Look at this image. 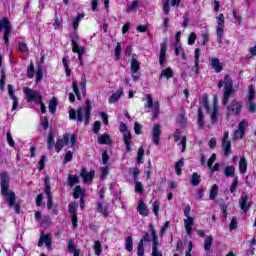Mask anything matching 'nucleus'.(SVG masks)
Here are the masks:
<instances>
[{
    "label": "nucleus",
    "instance_id": "f257e3e1",
    "mask_svg": "<svg viewBox=\"0 0 256 256\" xmlns=\"http://www.w3.org/2000/svg\"><path fill=\"white\" fill-rule=\"evenodd\" d=\"M9 174L4 171L1 173V193L4 197V201L8 203L10 207H13L17 214L20 212V208L18 204L15 203L17 196H15V192L9 190Z\"/></svg>",
    "mask_w": 256,
    "mask_h": 256
},
{
    "label": "nucleus",
    "instance_id": "f03ea898",
    "mask_svg": "<svg viewBox=\"0 0 256 256\" xmlns=\"http://www.w3.org/2000/svg\"><path fill=\"white\" fill-rule=\"evenodd\" d=\"M91 102L89 100L86 101V107L78 108L77 111L75 109H70L69 110V119L75 120L79 123H83L84 125H88L89 121L91 120Z\"/></svg>",
    "mask_w": 256,
    "mask_h": 256
},
{
    "label": "nucleus",
    "instance_id": "7ed1b4c3",
    "mask_svg": "<svg viewBox=\"0 0 256 256\" xmlns=\"http://www.w3.org/2000/svg\"><path fill=\"white\" fill-rule=\"evenodd\" d=\"M223 87L224 92L222 103L227 105V103H229V98L233 95V79H231L229 75H225L224 80H220L218 82V89H222Z\"/></svg>",
    "mask_w": 256,
    "mask_h": 256
},
{
    "label": "nucleus",
    "instance_id": "20e7f679",
    "mask_svg": "<svg viewBox=\"0 0 256 256\" xmlns=\"http://www.w3.org/2000/svg\"><path fill=\"white\" fill-rule=\"evenodd\" d=\"M69 141H70V147L72 149H74V147L77 146V137L75 135L66 133L63 135L62 139H58L56 141V144H55L56 152L59 153L60 151H62L65 145H69Z\"/></svg>",
    "mask_w": 256,
    "mask_h": 256
},
{
    "label": "nucleus",
    "instance_id": "39448f33",
    "mask_svg": "<svg viewBox=\"0 0 256 256\" xmlns=\"http://www.w3.org/2000/svg\"><path fill=\"white\" fill-rule=\"evenodd\" d=\"M145 109H148L152 113L151 121H155L159 117L160 113V104L159 101L153 102V96L151 94H146V103L144 105Z\"/></svg>",
    "mask_w": 256,
    "mask_h": 256
},
{
    "label": "nucleus",
    "instance_id": "423d86ee",
    "mask_svg": "<svg viewBox=\"0 0 256 256\" xmlns=\"http://www.w3.org/2000/svg\"><path fill=\"white\" fill-rule=\"evenodd\" d=\"M24 95L26 97L27 103H31L34 101V103H41L43 101V97H41V94L37 90H33L29 87H25L23 89Z\"/></svg>",
    "mask_w": 256,
    "mask_h": 256
},
{
    "label": "nucleus",
    "instance_id": "0eeeda50",
    "mask_svg": "<svg viewBox=\"0 0 256 256\" xmlns=\"http://www.w3.org/2000/svg\"><path fill=\"white\" fill-rule=\"evenodd\" d=\"M218 21V25L216 28V35L218 38V43H223V35H225V15L220 14L218 17H216Z\"/></svg>",
    "mask_w": 256,
    "mask_h": 256
},
{
    "label": "nucleus",
    "instance_id": "6e6552de",
    "mask_svg": "<svg viewBox=\"0 0 256 256\" xmlns=\"http://www.w3.org/2000/svg\"><path fill=\"white\" fill-rule=\"evenodd\" d=\"M120 132L123 133V141L126 145L127 153H131V132L127 130V124L120 123Z\"/></svg>",
    "mask_w": 256,
    "mask_h": 256
},
{
    "label": "nucleus",
    "instance_id": "1a4fd4ad",
    "mask_svg": "<svg viewBox=\"0 0 256 256\" xmlns=\"http://www.w3.org/2000/svg\"><path fill=\"white\" fill-rule=\"evenodd\" d=\"M248 123L247 120H242L238 124V129L234 132L233 141H237V139H245V131H247Z\"/></svg>",
    "mask_w": 256,
    "mask_h": 256
},
{
    "label": "nucleus",
    "instance_id": "9d476101",
    "mask_svg": "<svg viewBox=\"0 0 256 256\" xmlns=\"http://www.w3.org/2000/svg\"><path fill=\"white\" fill-rule=\"evenodd\" d=\"M77 41H79V35H76L74 38H72V51H73V53H77L79 61H83V55L85 54V48L79 46Z\"/></svg>",
    "mask_w": 256,
    "mask_h": 256
},
{
    "label": "nucleus",
    "instance_id": "9b49d317",
    "mask_svg": "<svg viewBox=\"0 0 256 256\" xmlns=\"http://www.w3.org/2000/svg\"><path fill=\"white\" fill-rule=\"evenodd\" d=\"M228 113L230 115H239L241 113V110L243 109V102H239L237 100H232L228 107Z\"/></svg>",
    "mask_w": 256,
    "mask_h": 256
},
{
    "label": "nucleus",
    "instance_id": "f8f14e48",
    "mask_svg": "<svg viewBox=\"0 0 256 256\" xmlns=\"http://www.w3.org/2000/svg\"><path fill=\"white\" fill-rule=\"evenodd\" d=\"M222 149L225 157H229V155H231V141H229L228 131L224 132V136L222 138Z\"/></svg>",
    "mask_w": 256,
    "mask_h": 256
},
{
    "label": "nucleus",
    "instance_id": "ddd939ff",
    "mask_svg": "<svg viewBox=\"0 0 256 256\" xmlns=\"http://www.w3.org/2000/svg\"><path fill=\"white\" fill-rule=\"evenodd\" d=\"M52 241L53 238L51 237V234H45L44 232H42L38 241V247H43V244L45 243L47 250L51 251Z\"/></svg>",
    "mask_w": 256,
    "mask_h": 256
},
{
    "label": "nucleus",
    "instance_id": "4468645a",
    "mask_svg": "<svg viewBox=\"0 0 256 256\" xmlns=\"http://www.w3.org/2000/svg\"><path fill=\"white\" fill-rule=\"evenodd\" d=\"M239 205L244 213L251 209L252 202L249 200V195L243 193L239 199Z\"/></svg>",
    "mask_w": 256,
    "mask_h": 256
},
{
    "label": "nucleus",
    "instance_id": "2eb2a0df",
    "mask_svg": "<svg viewBox=\"0 0 256 256\" xmlns=\"http://www.w3.org/2000/svg\"><path fill=\"white\" fill-rule=\"evenodd\" d=\"M167 45V41L160 45L159 63L161 67H163L165 65V61H167Z\"/></svg>",
    "mask_w": 256,
    "mask_h": 256
},
{
    "label": "nucleus",
    "instance_id": "dca6fc26",
    "mask_svg": "<svg viewBox=\"0 0 256 256\" xmlns=\"http://www.w3.org/2000/svg\"><path fill=\"white\" fill-rule=\"evenodd\" d=\"M160 139H161V125L154 124L152 129V141L154 145H159Z\"/></svg>",
    "mask_w": 256,
    "mask_h": 256
},
{
    "label": "nucleus",
    "instance_id": "f3484780",
    "mask_svg": "<svg viewBox=\"0 0 256 256\" xmlns=\"http://www.w3.org/2000/svg\"><path fill=\"white\" fill-rule=\"evenodd\" d=\"M11 22L9 19L4 18V42L9 45V36L11 35Z\"/></svg>",
    "mask_w": 256,
    "mask_h": 256
},
{
    "label": "nucleus",
    "instance_id": "a211bd4d",
    "mask_svg": "<svg viewBox=\"0 0 256 256\" xmlns=\"http://www.w3.org/2000/svg\"><path fill=\"white\" fill-rule=\"evenodd\" d=\"M80 177H82L84 183L93 181V178L95 177V170H91L90 172H87V169L82 168L80 172Z\"/></svg>",
    "mask_w": 256,
    "mask_h": 256
},
{
    "label": "nucleus",
    "instance_id": "6ab92c4d",
    "mask_svg": "<svg viewBox=\"0 0 256 256\" xmlns=\"http://www.w3.org/2000/svg\"><path fill=\"white\" fill-rule=\"evenodd\" d=\"M139 69H141V65L139 64V61H137V59L135 58H132L131 71H132V77L134 81H137V79H139V75L137 74V71H139Z\"/></svg>",
    "mask_w": 256,
    "mask_h": 256
},
{
    "label": "nucleus",
    "instance_id": "aec40b11",
    "mask_svg": "<svg viewBox=\"0 0 256 256\" xmlns=\"http://www.w3.org/2000/svg\"><path fill=\"white\" fill-rule=\"evenodd\" d=\"M8 94L10 99H12L13 101L12 109L13 111H15L19 106V101L17 100V96H15V90L13 89V85L11 84L8 85Z\"/></svg>",
    "mask_w": 256,
    "mask_h": 256
},
{
    "label": "nucleus",
    "instance_id": "412c9836",
    "mask_svg": "<svg viewBox=\"0 0 256 256\" xmlns=\"http://www.w3.org/2000/svg\"><path fill=\"white\" fill-rule=\"evenodd\" d=\"M194 224H195V219L191 216H188L187 219L184 220V227L187 235L191 236Z\"/></svg>",
    "mask_w": 256,
    "mask_h": 256
},
{
    "label": "nucleus",
    "instance_id": "4be33fe9",
    "mask_svg": "<svg viewBox=\"0 0 256 256\" xmlns=\"http://www.w3.org/2000/svg\"><path fill=\"white\" fill-rule=\"evenodd\" d=\"M137 211L142 215V217L149 216V209H147V204L143 202L142 199L138 201Z\"/></svg>",
    "mask_w": 256,
    "mask_h": 256
},
{
    "label": "nucleus",
    "instance_id": "5701e85b",
    "mask_svg": "<svg viewBox=\"0 0 256 256\" xmlns=\"http://www.w3.org/2000/svg\"><path fill=\"white\" fill-rule=\"evenodd\" d=\"M211 67L216 71V73H221L223 71V64L219 61V58H211L210 59Z\"/></svg>",
    "mask_w": 256,
    "mask_h": 256
},
{
    "label": "nucleus",
    "instance_id": "b1692460",
    "mask_svg": "<svg viewBox=\"0 0 256 256\" xmlns=\"http://www.w3.org/2000/svg\"><path fill=\"white\" fill-rule=\"evenodd\" d=\"M121 95H123V88H120L118 91H116L115 93H113L110 97H109V103H117V101H119V99H121Z\"/></svg>",
    "mask_w": 256,
    "mask_h": 256
},
{
    "label": "nucleus",
    "instance_id": "393cba45",
    "mask_svg": "<svg viewBox=\"0 0 256 256\" xmlns=\"http://www.w3.org/2000/svg\"><path fill=\"white\" fill-rule=\"evenodd\" d=\"M99 145H110L111 143V136L109 134H102L98 137Z\"/></svg>",
    "mask_w": 256,
    "mask_h": 256
},
{
    "label": "nucleus",
    "instance_id": "a878e982",
    "mask_svg": "<svg viewBox=\"0 0 256 256\" xmlns=\"http://www.w3.org/2000/svg\"><path fill=\"white\" fill-rule=\"evenodd\" d=\"M211 123L215 124L219 121V106L213 107V110L210 114Z\"/></svg>",
    "mask_w": 256,
    "mask_h": 256
},
{
    "label": "nucleus",
    "instance_id": "bb28decb",
    "mask_svg": "<svg viewBox=\"0 0 256 256\" xmlns=\"http://www.w3.org/2000/svg\"><path fill=\"white\" fill-rule=\"evenodd\" d=\"M198 128L199 129H203L204 125H205V115L203 114V110H201V108H198Z\"/></svg>",
    "mask_w": 256,
    "mask_h": 256
},
{
    "label": "nucleus",
    "instance_id": "cd10ccee",
    "mask_svg": "<svg viewBox=\"0 0 256 256\" xmlns=\"http://www.w3.org/2000/svg\"><path fill=\"white\" fill-rule=\"evenodd\" d=\"M219 193V185L214 184L211 189H210V195L209 198L211 199V201H215V199H217V195Z\"/></svg>",
    "mask_w": 256,
    "mask_h": 256
},
{
    "label": "nucleus",
    "instance_id": "c85d7f7f",
    "mask_svg": "<svg viewBox=\"0 0 256 256\" xmlns=\"http://www.w3.org/2000/svg\"><path fill=\"white\" fill-rule=\"evenodd\" d=\"M67 183H68L69 187H73V186L77 185V183H79V176L69 174L68 178H67Z\"/></svg>",
    "mask_w": 256,
    "mask_h": 256
},
{
    "label": "nucleus",
    "instance_id": "c756f323",
    "mask_svg": "<svg viewBox=\"0 0 256 256\" xmlns=\"http://www.w3.org/2000/svg\"><path fill=\"white\" fill-rule=\"evenodd\" d=\"M239 171L242 175H245V173H247V159L245 157H242L240 159Z\"/></svg>",
    "mask_w": 256,
    "mask_h": 256
},
{
    "label": "nucleus",
    "instance_id": "7c9ffc66",
    "mask_svg": "<svg viewBox=\"0 0 256 256\" xmlns=\"http://www.w3.org/2000/svg\"><path fill=\"white\" fill-rule=\"evenodd\" d=\"M173 75V69H171V67H168L165 70H162L160 74V79H163V77H165L166 79H171Z\"/></svg>",
    "mask_w": 256,
    "mask_h": 256
},
{
    "label": "nucleus",
    "instance_id": "2f4dec72",
    "mask_svg": "<svg viewBox=\"0 0 256 256\" xmlns=\"http://www.w3.org/2000/svg\"><path fill=\"white\" fill-rule=\"evenodd\" d=\"M57 98L53 97L50 102H49V106L48 109L50 111V113L53 115V113H55L57 111Z\"/></svg>",
    "mask_w": 256,
    "mask_h": 256
},
{
    "label": "nucleus",
    "instance_id": "473e14b6",
    "mask_svg": "<svg viewBox=\"0 0 256 256\" xmlns=\"http://www.w3.org/2000/svg\"><path fill=\"white\" fill-rule=\"evenodd\" d=\"M213 245V236H206L204 240L205 251H211V246Z\"/></svg>",
    "mask_w": 256,
    "mask_h": 256
},
{
    "label": "nucleus",
    "instance_id": "72a5a7b5",
    "mask_svg": "<svg viewBox=\"0 0 256 256\" xmlns=\"http://www.w3.org/2000/svg\"><path fill=\"white\" fill-rule=\"evenodd\" d=\"M183 165H185V160L183 158L176 162L174 165L176 175H181V169L183 168Z\"/></svg>",
    "mask_w": 256,
    "mask_h": 256
},
{
    "label": "nucleus",
    "instance_id": "f704fd0d",
    "mask_svg": "<svg viewBox=\"0 0 256 256\" xmlns=\"http://www.w3.org/2000/svg\"><path fill=\"white\" fill-rule=\"evenodd\" d=\"M201 183V176L197 174V172H194L191 177V185L193 187H197Z\"/></svg>",
    "mask_w": 256,
    "mask_h": 256
},
{
    "label": "nucleus",
    "instance_id": "c9c22d12",
    "mask_svg": "<svg viewBox=\"0 0 256 256\" xmlns=\"http://www.w3.org/2000/svg\"><path fill=\"white\" fill-rule=\"evenodd\" d=\"M150 231H151V236L153 239V246L152 247H159V240H157V234L155 233V228L153 227V225L150 224Z\"/></svg>",
    "mask_w": 256,
    "mask_h": 256
},
{
    "label": "nucleus",
    "instance_id": "e433bc0d",
    "mask_svg": "<svg viewBox=\"0 0 256 256\" xmlns=\"http://www.w3.org/2000/svg\"><path fill=\"white\" fill-rule=\"evenodd\" d=\"M125 249L128 252L133 251V237L132 236H128L125 240Z\"/></svg>",
    "mask_w": 256,
    "mask_h": 256
},
{
    "label": "nucleus",
    "instance_id": "4c0bfd02",
    "mask_svg": "<svg viewBox=\"0 0 256 256\" xmlns=\"http://www.w3.org/2000/svg\"><path fill=\"white\" fill-rule=\"evenodd\" d=\"M246 108L248 109L249 113H255L256 112V103H255V101L254 100H247Z\"/></svg>",
    "mask_w": 256,
    "mask_h": 256
},
{
    "label": "nucleus",
    "instance_id": "58836bf2",
    "mask_svg": "<svg viewBox=\"0 0 256 256\" xmlns=\"http://www.w3.org/2000/svg\"><path fill=\"white\" fill-rule=\"evenodd\" d=\"M79 207V203L77 202H72L68 206V211L70 215H77V208Z\"/></svg>",
    "mask_w": 256,
    "mask_h": 256
},
{
    "label": "nucleus",
    "instance_id": "ea45409f",
    "mask_svg": "<svg viewBox=\"0 0 256 256\" xmlns=\"http://www.w3.org/2000/svg\"><path fill=\"white\" fill-rule=\"evenodd\" d=\"M47 146L49 151H51V149H53V147L55 146V136L53 135V133H49L48 135Z\"/></svg>",
    "mask_w": 256,
    "mask_h": 256
},
{
    "label": "nucleus",
    "instance_id": "a19ab883",
    "mask_svg": "<svg viewBox=\"0 0 256 256\" xmlns=\"http://www.w3.org/2000/svg\"><path fill=\"white\" fill-rule=\"evenodd\" d=\"M83 193H85V191H83V188H81V186H76L74 188V199H79V197H83Z\"/></svg>",
    "mask_w": 256,
    "mask_h": 256
},
{
    "label": "nucleus",
    "instance_id": "79ce46f5",
    "mask_svg": "<svg viewBox=\"0 0 256 256\" xmlns=\"http://www.w3.org/2000/svg\"><path fill=\"white\" fill-rule=\"evenodd\" d=\"M13 256H25V249L22 246H15Z\"/></svg>",
    "mask_w": 256,
    "mask_h": 256
},
{
    "label": "nucleus",
    "instance_id": "37998d69",
    "mask_svg": "<svg viewBox=\"0 0 256 256\" xmlns=\"http://www.w3.org/2000/svg\"><path fill=\"white\" fill-rule=\"evenodd\" d=\"M224 175L226 177H233L235 175V167L234 166H227L224 169Z\"/></svg>",
    "mask_w": 256,
    "mask_h": 256
},
{
    "label": "nucleus",
    "instance_id": "c03bdc74",
    "mask_svg": "<svg viewBox=\"0 0 256 256\" xmlns=\"http://www.w3.org/2000/svg\"><path fill=\"white\" fill-rule=\"evenodd\" d=\"M44 191L46 195H49V193H51V180L49 179V177H46L44 180Z\"/></svg>",
    "mask_w": 256,
    "mask_h": 256
},
{
    "label": "nucleus",
    "instance_id": "a18cd8bd",
    "mask_svg": "<svg viewBox=\"0 0 256 256\" xmlns=\"http://www.w3.org/2000/svg\"><path fill=\"white\" fill-rule=\"evenodd\" d=\"M98 213H101L103 217H109V212H107V208L103 207V203H98Z\"/></svg>",
    "mask_w": 256,
    "mask_h": 256
},
{
    "label": "nucleus",
    "instance_id": "49530a36",
    "mask_svg": "<svg viewBox=\"0 0 256 256\" xmlns=\"http://www.w3.org/2000/svg\"><path fill=\"white\" fill-rule=\"evenodd\" d=\"M43 79V66L39 65L36 71V83H39Z\"/></svg>",
    "mask_w": 256,
    "mask_h": 256
},
{
    "label": "nucleus",
    "instance_id": "de8ad7c7",
    "mask_svg": "<svg viewBox=\"0 0 256 256\" xmlns=\"http://www.w3.org/2000/svg\"><path fill=\"white\" fill-rule=\"evenodd\" d=\"M27 77L29 79H33V77H35V66L33 65V63H31L28 67Z\"/></svg>",
    "mask_w": 256,
    "mask_h": 256
},
{
    "label": "nucleus",
    "instance_id": "09e8293b",
    "mask_svg": "<svg viewBox=\"0 0 256 256\" xmlns=\"http://www.w3.org/2000/svg\"><path fill=\"white\" fill-rule=\"evenodd\" d=\"M72 89H73L77 99H79V101H81V94H79V84L77 83V81H74L72 83Z\"/></svg>",
    "mask_w": 256,
    "mask_h": 256
},
{
    "label": "nucleus",
    "instance_id": "8fccbe9b",
    "mask_svg": "<svg viewBox=\"0 0 256 256\" xmlns=\"http://www.w3.org/2000/svg\"><path fill=\"white\" fill-rule=\"evenodd\" d=\"M255 99V87L250 86L247 96V101H254Z\"/></svg>",
    "mask_w": 256,
    "mask_h": 256
},
{
    "label": "nucleus",
    "instance_id": "3c124183",
    "mask_svg": "<svg viewBox=\"0 0 256 256\" xmlns=\"http://www.w3.org/2000/svg\"><path fill=\"white\" fill-rule=\"evenodd\" d=\"M94 252L95 255H101L102 253V248H101V242L99 240H97L94 244Z\"/></svg>",
    "mask_w": 256,
    "mask_h": 256
},
{
    "label": "nucleus",
    "instance_id": "603ef678",
    "mask_svg": "<svg viewBox=\"0 0 256 256\" xmlns=\"http://www.w3.org/2000/svg\"><path fill=\"white\" fill-rule=\"evenodd\" d=\"M45 161H47V157L46 156H41V158L38 162L39 171H43L45 169Z\"/></svg>",
    "mask_w": 256,
    "mask_h": 256
},
{
    "label": "nucleus",
    "instance_id": "864d4df0",
    "mask_svg": "<svg viewBox=\"0 0 256 256\" xmlns=\"http://www.w3.org/2000/svg\"><path fill=\"white\" fill-rule=\"evenodd\" d=\"M145 155V150L143 147H140L138 149V157H137V163H143V156Z\"/></svg>",
    "mask_w": 256,
    "mask_h": 256
},
{
    "label": "nucleus",
    "instance_id": "5fc2aeb1",
    "mask_svg": "<svg viewBox=\"0 0 256 256\" xmlns=\"http://www.w3.org/2000/svg\"><path fill=\"white\" fill-rule=\"evenodd\" d=\"M62 63L64 65L67 77H71V69H69V64L67 63V58H63Z\"/></svg>",
    "mask_w": 256,
    "mask_h": 256
},
{
    "label": "nucleus",
    "instance_id": "6e6d98bb",
    "mask_svg": "<svg viewBox=\"0 0 256 256\" xmlns=\"http://www.w3.org/2000/svg\"><path fill=\"white\" fill-rule=\"evenodd\" d=\"M171 0H164V3H163V13L164 15H169V11H171V9L169 8V2Z\"/></svg>",
    "mask_w": 256,
    "mask_h": 256
},
{
    "label": "nucleus",
    "instance_id": "4d7b16f0",
    "mask_svg": "<svg viewBox=\"0 0 256 256\" xmlns=\"http://www.w3.org/2000/svg\"><path fill=\"white\" fill-rule=\"evenodd\" d=\"M195 41H197V34L192 32L188 37V45H195Z\"/></svg>",
    "mask_w": 256,
    "mask_h": 256
},
{
    "label": "nucleus",
    "instance_id": "13d9d810",
    "mask_svg": "<svg viewBox=\"0 0 256 256\" xmlns=\"http://www.w3.org/2000/svg\"><path fill=\"white\" fill-rule=\"evenodd\" d=\"M237 225H238L237 217H233L229 225L230 231H235V229H237Z\"/></svg>",
    "mask_w": 256,
    "mask_h": 256
},
{
    "label": "nucleus",
    "instance_id": "bf43d9fd",
    "mask_svg": "<svg viewBox=\"0 0 256 256\" xmlns=\"http://www.w3.org/2000/svg\"><path fill=\"white\" fill-rule=\"evenodd\" d=\"M202 103H203V107L206 109V111L209 112V99L207 94H204L202 97Z\"/></svg>",
    "mask_w": 256,
    "mask_h": 256
},
{
    "label": "nucleus",
    "instance_id": "052dcab7",
    "mask_svg": "<svg viewBox=\"0 0 256 256\" xmlns=\"http://www.w3.org/2000/svg\"><path fill=\"white\" fill-rule=\"evenodd\" d=\"M137 255L138 256H144L145 255V247L143 246L142 242H139V244H138Z\"/></svg>",
    "mask_w": 256,
    "mask_h": 256
},
{
    "label": "nucleus",
    "instance_id": "680f3d73",
    "mask_svg": "<svg viewBox=\"0 0 256 256\" xmlns=\"http://www.w3.org/2000/svg\"><path fill=\"white\" fill-rule=\"evenodd\" d=\"M145 189L143 188V184L141 182H136L135 184V193H143Z\"/></svg>",
    "mask_w": 256,
    "mask_h": 256
},
{
    "label": "nucleus",
    "instance_id": "e2e57ef3",
    "mask_svg": "<svg viewBox=\"0 0 256 256\" xmlns=\"http://www.w3.org/2000/svg\"><path fill=\"white\" fill-rule=\"evenodd\" d=\"M139 168H131L130 175L134 177V181H137V178L139 177Z\"/></svg>",
    "mask_w": 256,
    "mask_h": 256
},
{
    "label": "nucleus",
    "instance_id": "0e129e2a",
    "mask_svg": "<svg viewBox=\"0 0 256 256\" xmlns=\"http://www.w3.org/2000/svg\"><path fill=\"white\" fill-rule=\"evenodd\" d=\"M159 201H155L153 204V213L156 215V217H159V207H160Z\"/></svg>",
    "mask_w": 256,
    "mask_h": 256
},
{
    "label": "nucleus",
    "instance_id": "69168bd1",
    "mask_svg": "<svg viewBox=\"0 0 256 256\" xmlns=\"http://www.w3.org/2000/svg\"><path fill=\"white\" fill-rule=\"evenodd\" d=\"M93 131L96 135H99V131H101V122L99 121L94 122Z\"/></svg>",
    "mask_w": 256,
    "mask_h": 256
},
{
    "label": "nucleus",
    "instance_id": "338daca9",
    "mask_svg": "<svg viewBox=\"0 0 256 256\" xmlns=\"http://www.w3.org/2000/svg\"><path fill=\"white\" fill-rule=\"evenodd\" d=\"M201 37H202V45H207V43H209V32L202 33Z\"/></svg>",
    "mask_w": 256,
    "mask_h": 256
},
{
    "label": "nucleus",
    "instance_id": "774afa93",
    "mask_svg": "<svg viewBox=\"0 0 256 256\" xmlns=\"http://www.w3.org/2000/svg\"><path fill=\"white\" fill-rule=\"evenodd\" d=\"M48 197L47 207L49 210L53 209V195L51 193L46 194Z\"/></svg>",
    "mask_w": 256,
    "mask_h": 256
}]
</instances>
